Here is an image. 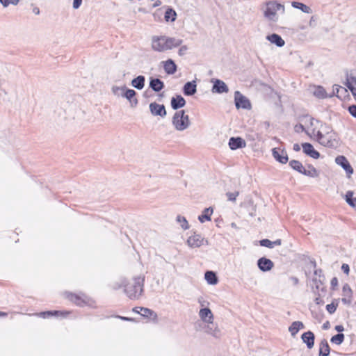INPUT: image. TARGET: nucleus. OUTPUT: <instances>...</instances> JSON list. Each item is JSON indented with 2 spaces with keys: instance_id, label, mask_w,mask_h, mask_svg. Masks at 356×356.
<instances>
[{
  "instance_id": "72a5a7b5",
  "label": "nucleus",
  "mask_w": 356,
  "mask_h": 356,
  "mask_svg": "<svg viewBox=\"0 0 356 356\" xmlns=\"http://www.w3.org/2000/svg\"><path fill=\"white\" fill-rule=\"evenodd\" d=\"M313 94L315 97L320 98V99H324L327 97V92L323 87L318 86L314 88V90L313 91Z\"/></svg>"
},
{
  "instance_id": "f8f14e48",
  "label": "nucleus",
  "mask_w": 356,
  "mask_h": 356,
  "mask_svg": "<svg viewBox=\"0 0 356 356\" xmlns=\"http://www.w3.org/2000/svg\"><path fill=\"white\" fill-rule=\"evenodd\" d=\"M149 110L153 115H159L162 118L166 115V111L163 104L152 102L149 104Z\"/></svg>"
},
{
  "instance_id": "49530a36",
  "label": "nucleus",
  "mask_w": 356,
  "mask_h": 356,
  "mask_svg": "<svg viewBox=\"0 0 356 356\" xmlns=\"http://www.w3.org/2000/svg\"><path fill=\"white\" fill-rule=\"evenodd\" d=\"M239 195V193L238 191L231 193L228 192L227 193L226 195L229 201L234 202L236 200V197Z\"/></svg>"
},
{
  "instance_id": "a878e982",
  "label": "nucleus",
  "mask_w": 356,
  "mask_h": 356,
  "mask_svg": "<svg viewBox=\"0 0 356 356\" xmlns=\"http://www.w3.org/2000/svg\"><path fill=\"white\" fill-rule=\"evenodd\" d=\"M196 92V84L195 81L187 82L184 86V93L186 95H193Z\"/></svg>"
},
{
  "instance_id": "f704fd0d",
  "label": "nucleus",
  "mask_w": 356,
  "mask_h": 356,
  "mask_svg": "<svg viewBox=\"0 0 356 356\" xmlns=\"http://www.w3.org/2000/svg\"><path fill=\"white\" fill-rule=\"evenodd\" d=\"M131 84L137 89H142L145 85V77L143 76H138L132 80Z\"/></svg>"
},
{
  "instance_id": "6e6d98bb",
  "label": "nucleus",
  "mask_w": 356,
  "mask_h": 356,
  "mask_svg": "<svg viewBox=\"0 0 356 356\" xmlns=\"http://www.w3.org/2000/svg\"><path fill=\"white\" fill-rule=\"evenodd\" d=\"M291 280L292 282H293L294 284H298V279L297 277H292L291 278Z\"/></svg>"
},
{
  "instance_id": "6ab92c4d",
  "label": "nucleus",
  "mask_w": 356,
  "mask_h": 356,
  "mask_svg": "<svg viewBox=\"0 0 356 356\" xmlns=\"http://www.w3.org/2000/svg\"><path fill=\"white\" fill-rule=\"evenodd\" d=\"M273 262L269 259L262 257L258 260V266L262 271H268L273 268Z\"/></svg>"
},
{
  "instance_id": "9d476101",
  "label": "nucleus",
  "mask_w": 356,
  "mask_h": 356,
  "mask_svg": "<svg viewBox=\"0 0 356 356\" xmlns=\"http://www.w3.org/2000/svg\"><path fill=\"white\" fill-rule=\"evenodd\" d=\"M72 313L71 311H58V310H54V311H47V312H42L38 314V316L42 317L43 318H48L52 316L56 317H60V318H67L70 314Z\"/></svg>"
},
{
  "instance_id": "f3484780",
  "label": "nucleus",
  "mask_w": 356,
  "mask_h": 356,
  "mask_svg": "<svg viewBox=\"0 0 356 356\" xmlns=\"http://www.w3.org/2000/svg\"><path fill=\"white\" fill-rule=\"evenodd\" d=\"M273 155L277 161L282 163H286L288 161V156L286 152L281 149H273Z\"/></svg>"
},
{
  "instance_id": "ea45409f",
  "label": "nucleus",
  "mask_w": 356,
  "mask_h": 356,
  "mask_svg": "<svg viewBox=\"0 0 356 356\" xmlns=\"http://www.w3.org/2000/svg\"><path fill=\"white\" fill-rule=\"evenodd\" d=\"M344 340L343 334L339 333L331 338V342L337 345L341 344Z\"/></svg>"
},
{
  "instance_id": "603ef678",
  "label": "nucleus",
  "mask_w": 356,
  "mask_h": 356,
  "mask_svg": "<svg viewBox=\"0 0 356 356\" xmlns=\"http://www.w3.org/2000/svg\"><path fill=\"white\" fill-rule=\"evenodd\" d=\"M81 3H82V0H74L73 8L74 9L79 8V6H81Z\"/></svg>"
},
{
  "instance_id": "f03ea898",
  "label": "nucleus",
  "mask_w": 356,
  "mask_h": 356,
  "mask_svg": "<svg viewBox=\"0 0 356 356\" xmlns=\"http://www.w3.org/2000/svg\"><path fill=\"white\" fill-rule=\"evenodd\" d=\"M145 277L143 275L133 277L129 280H123L118 288H123V291L131 300L139 299L144 291Z\"/></svg>"
},
{
  "instance_id": "423d86ee",
  "label": "nucleus",
  "mask_w": 356,
  "mask_h": 356,
  "mask_svg": "<svg viewBox=\"0 0 356 356\" xmlns=\"http://www.w3.org/2000/svg\"><path fill=\"white\" fill-rule=\"evenodd\" d=\"M172 124L177 130L186 129L190 124L188 115L185 114L184 111L176 112L172 118Z\"/></svg>"
},
{
  "instance_id": "a211bd4d",
  "label": "nucleus",
  "mask_w": 356,
  "mask_h": 356,
  "mask_svg": "<svg viewBox=\"0 0 356 356\" xmlns=\"http://www.w3.org/2000/svg\"><path fill=\"white\" fill-rule=\"evenodd\" d=\"M302 340L307 344L309 349H311L314 346V334L311 331H307L302 334Z\"/></svg>"
},
{
  "instance_id": "4be33fe9",
  "label": "nucleus",
  "mask_w": 356,
  "mask_h": 356,
  "mask_svg": "<svg viewBox=\"0 0 356 356\" xmlns=\"http://www.w3.org/2000/svg\"><path fill=\"white\" fill-rule=\"evenodd\" d=\"M140 314L149 319L156 321L157 319V314L152 310L146 307H140Z\"/></svg>"
},
{
  "instance_id": "9b49d317",
  "label": "nucleus",
  "mask_w": 356,
  "mask_h": 356,
  "mask_svg": "<svg viewBox=\"0 0 356 356\" xmlns=\"http://www.w3.org/2000/svg\"><path fill=\"white\" fill-rule=\"evenodd\" d=\"M301 147L302 148V152L307 156H309V157L314 159H318L320 158V153L315 149L314 147L311 143H302Z\"/></svg>"
},
{
  "instance_id": "ddd939ff",
  "label": "nucleus",
  "mask_w": 356,
  "mask_h": 356,
  "mask_svg": "<svg viewBox=\"0 0 356 356\" xmlns=\"http://www.w3.org/2000/svg\"><path fill=\"white\" fill-rule=\"evenodd\" d=\"M344 84L351 91L356 99V76L353 74H347Z\"/></svg>"
},
{
  "instance_id": "0eeeda50",
  "label": "nucleus",
  "mask_w": 356,
  "mask_h": 356,
  "mask_svg": "<svg viewBox=\"0 0 356 356\" xmlns=\"http://www.w3.org/2000/svg\"><path fill=\"white\" fill-rule=\"evenodd\" d=\"M278 10H282V12L284 13V5L279 3L275 1H269L266 3L264 16L270 19H273Z\"/></svg>"
},
{
  "instance_id": "37998d69",
  "label": "nucleus",
  "mask_w": 356,
  "mask_h": 356,
  "mask_svg": "<svg viewBox=\"0 0 356 356\" xmlns=\"http://www.w3.org/2000/svg\"><path fill=\"white\" fill-rule=\"evenodd\" d=\"M136 93L134 90L127 89L124 92V97L129 101H131V99L136 96Z\"/></svg>"
},
{
  "instance_id": "2eb2a0df",
  "label": "nucleus",
  "mask_w": 356,
  "mask_h": 356,
  "mask_svg": "<svg viewBox=\"0 0 356 356\" xmlns=\"http://www.w3.org/2000/svg\"><path fill=\"white\" fill-rule=\"evenodd\" d=\"M335 162L341 165L348 173L352 174L353 172V168L344 156H338L335 159Z\"/></svg>"
},
{
  "instance_id": "473e14b6",
  "label": "nucleus",
  "mask_w": 356,
  "mask_h": 356,
  "mask_svg": "<svg viewBox=\"0 0 356 356\" xmlns=\"http://www.w3.org/2000/svg\"><path fill=\"white\" fill-rule=\"evenodd\" d=\"M177 18V13L175 10L172 8H167L164 19L166 22H174Z\"/></svg>"
},
{
  "instance_id": "680f3d73",
  "label": "nucleus",
  "mask_w": 356,
  "mask_h": 356,
  "mask_svg": "<svg viewBox=\"0 0 356 356\" xmlns=\"http://www.w3.org/2000/svg\"><path fill=\"white\" fill-rule=\"evenodd\" d=\"M34 12H35V13L38 14V13H39V9H38V8H37V9L34 10Z\"/></svg>"
},
{
  "instance_id": "dca6fc26",
  "label": "nucleus",
  "mask_w": 356,
  "mask_h": 356,
  "mask_svg": "<svg viewBox=\"0 0 356 356\" xmlns=\"http://www.w3.org/2000/svg\"><path fill=\"white\" fill-rule=\"evenodd\" d=\"M199 316L200 318L207 323H213V315L209 308H203L200 310Z\"/></svg>"
},
{
  "instance_id": "f257e3e1",
  "label": "nucleus",
  "mask_w": 356,
  "mask_h": 356,
  "mask_svg": "<svg viewBox=\"0 0 356 356\" xmlns=\"http://www.w3.org/2000/svg\"><path fill=\"white\" fill-rule=\"evenodd\" d=\"M306 134L321 145L327 148H336L341 143L338 134L330 124L314 118L309 120Z\"/></svg>"
},
{
  "instance_id": "4468645a",
  "label": "nucleus",
  "mask_w": 356,
  "mask_h": 356,
  "mask_svg": "<svg viewBox=\"0 0 356 356\" xmlns=\"http://www.w3.org/2000/svg\"><path fill=\"white\" fill-rule=\"evenodd\" d=\"M229 148L232 150H235L238 148H243L246 146L245 141L240 137H232L229 140Z\"/></svg>"
},
{
  "instance_id": "c85d7f7f",
  "label": "nucleus",
  "mask_w": 356,
  "mask_h": 356,
  "mask_svg": "<svg viewBox=\"0 0 356 356\" xmlns=\"http://www.w3.org/2000/svg\"><path fill=\"white\" fill-rule=\"evenodd\" d=\"M302 174L311 177H317L319 175L318 170L312 165H309L307 168H304Z\"/></svg>"
},
{
  "instance_id": "c03bdc74",
  "label": "nucleus",
  "mask_w": 356,
  "mask_h": 356,
  "mask_svg": "<svg viewBox=\"0 0 356 356\" xmlns=\"http://www.w3.org/2000/svg\"><path fill=\"white\" fill-rule=\"evenodd\" d=\"M177 220L181 223V225L184 229H187L189 228L188 221L184 217L178 216Z\"/></svg>"
},
{
  "instance_id": "e433bc0d",
  "label": "nucleus",
  "mask_w": 356,
  "mask_h": 356,
  "mask_svg": "<svg viewBox=\"0 0 356 356\" xmlns=\"http://www.w3.org/2000/svg\"><path fill=\"white\" fill-rule=\"evenodd\" d=\"M205 280L210 284H216L218 282V279L216 274L212 271H207L204 275Z\"/></svg>"
},
{
  "instance_id": "5fc2aeb1",
  "label": "nucleus",
  "mask_w": 356,
  "mask_h": 356,
  "mask_svg": "<svg viewBox=\"0 0 356 356\" xmlns=\"http://www.w3.org/2000/svg\"><path fill=\"white\" fill-rule=\"evenodd\" d=\"M335 330L338 332H342L343 331L344 328L342 325H337L335 327Z\"/></svg>"
},
{
  "instance_id": "e2e57ef3",
  "label": "nucleus",
  "mask_w": 356,
  "mask_h": 356,
  "mask_svg": "<svg viewBox=\"0 0 356 356\" xmlns=\"http://www.w3.org/2000/svg\"><path fill=\"white\" fill-rule=\"evenodd\" d=\"M134 101L135 104H136V103H137V99H134Z\"/></svg>"
},
{
  "instance_id": "b1692460",
  "label": "nucleus",
  "mask_w": 356,
  "mask_h": 356,
  "mask_svg": "<svg viewBox=\"0 0 356 356\" xmlns=\"http://www.w3.org/2000/svg\"><path fill=\"white\" fill-rule=\"evenodd\" d=\"M267 40L271 43L275 44L277 47H283L285 44L284 40L276 33L268 35Z\"/></svg>"
},
{
  "instance_id": "7c9ffc66",
  "label": "nucleus",
  "mask_w": 356,
  "mask_h": 356,
  "mask_svg": "<svg viewBox=\"0 0 356 356\" xmlns=\"http://www.w3.org/2000/svg\"><path fill=\"white\" fill-rule=\"evenodd\" d=\"M212 213H213L212 209L206 208L203 211L202 214L198 217V219L201 222H204L205 221H209V220H211V216L212 215Z\"/></svg>"
},
{
  "instance_id": "bb28decb",
  "label": "nucleus",
  "mask_w": 356,
  "mask_h": 356,
  "mask_svg": "<svg viewBox=\"0 0 356 356\" xmlns=\"http://www.w3.org/2000/svg\"><path fill=\"white\" fill-rule=\"evenodd\" d=\"M330 350L327 341L325 339L321 341L319 346V356H327L330 354Z\"/></svg>"
},
{
  "instance_id": "aec40b11",
  "label": "nucleus",
  "mask_w": 356,
  "mask_h": 356,
  "mask_svg": "<svg viewBox=\"0 0 356 356\" xmlns=\"http://www.w3.org/2000/svg\"><path fill=\"white\" fill-rule=\"evenodd\" d=\"M334 92L338 98L342 100L346 99V97H349L348 90L346 88L342 87L339 85L334 86Z\"/></svg>"
},
{
  "instance_id": "4c0bfd02",
  "label": "nucleus",
  "mask_w": 356,
  "mask_h": 356,
  "mask_svg": "<svg viewBox=\"0 0 356 356\" xmlns=\"http://www.w3.org/2000/svg\"><path fill=\"white\" fill-rule=\"evenodd\" d=\"M290 166L295 170L298 171L300 173H302L305 167L302 165V163L297 160H291L289 162Z\"/></svg>"
},
{
  "instance_id": "412c9836",
  "label": "nucleus",
  "mask_w": 356,
  "mask_h": 356,
  "mask_svg": "<svg viewBox=\"0 0 356 356\" xmlns=\"http://www.w3.org/2000/svg\"><path fill=\"white\" fill-rule=\"evenodd\" d=\"M163 66L165 72L168 74H173L177 71V65L172 59H168L163 62Z\"/></svg>"
},
{
  "instance_id": "2f4dec72",
  "label": "nucleus",
  "mask_w": 356,
  "mask_h": 356,
  "mask_svg": "<svg viewBox=\"0 0 356 356\" xmlns=\"http://www.w3.org/2000/svg\"><path fill=\"white\" fill-rule=\"evenodd\" d=\"M346 202L353 208L356 207V197H354V193L351 191L346 192L345 195Z\"/></svg>"
},
{
  "instance_id": "1a4fd4ad",
  "label": "nucleus",
  "mask_w": 356,
  "mask_h": 356,
  "mask_svg": "<svg viewBox=\"0 0 356 356\" xmlns=\"http://www.w3.org/2000/svg\"><path fill=\"white\" fill-rule=\"evenodd\" d=\"M234 102L236 107L238 108H243L250 110L252 108L250 100L243 95L239 91L234 92Z\"/></svg>"
},
{
  "instance_id": "58836bf2",
  "label": "nucleus",
  "mask_w": 356,
  "mask_h": 356,
  "mask_svg": "<svg viewBox=\"0 0 356 356\" xmlns=\"http://www.w3.org/2000/svg\"><path fill=\"white\" fill-rule=\"evenodd\" d=\"M259 243L261 246L272 248L273 247V245H280L281 244V241L277 240V241L273 242L268 239H263V240H261L259 241Z\"/></svg>"
},
{
  "instance_id": "7ed1b4c3",
  "label": "nucleus",
  "mask_w": 356,
  "mask_h": 356,
  "mask_svg": "<svg viewBox=\"0 0 356 356\" xmlns=\"http://www.w3.org/2000/svg\"><path fill=\"white\" fill-rule=\"evenodd\" d=\"M181 40L165 35H156L152 38V49L155 51L163 52L179 47Z\"/></svg>"
},
{
  "instance_id": "39448f33",
  "label": "nucleus",
  "mask_w": 356,
  "mask_h": 356,
  "mask_svg": "<svg viewBox=\"0 0 356 356\" xmlns=\"http://www.w3.org/2000/svg\"><path fill=\"white\" fill-rule=\"evenodd\" d=\"M315 277L312 279L313 282L316 285V289H313V292L314 294V301L316 305H322L323 304V300L318 293V289L321 285L323 284L324 280V276L323 275V272L321 269H316L314 270Z\"/></svg>"
},
{
  "instance_id": "a18cd8bd",
  "label": "nucleus",
  "mask_w": 356,
  "mask_h": 356,
  "mask_svg": "<svg viewBox=\"0 0 356 356\" xmlns=\"http://www.w3.org/2000/svg\"><path fill=\"white\" fill-rule=\"evenodd\" d=\"M19 0H0V3L5 7L10 4L17 5Z\"/></svg>"
},
{
  "instance_id": "052dcab7",
  "label": "nucleus",
  "mask_w": 356,
  "mask_h": 356,
  "mask_svg": "<svg viewBox=\"0 0 356 356\" xmlns=\"http://www.w3.org/2000/svg\"><path fill=\"white\" fill-rule=\"evenodd\" d=\"M312 264H313L314 267V268H316V261H312Z\"/></svg>"
},
{
  "instance_id": "20e7f679",
  "label": "nucleus",
  "mask_w": 356,
  "mask_h": 356,
  "mask_svg": "<svg viewBox=\"0 0 356 356\" xmlns=\"http://www.w3.org/2000/svg\"><path fill=\"white\" fill-rule=\"evenodd\" d=\"M64 298L79 307L91 306L95 303L92 298L83 293H75L70 291L63 293Z\"/></svg>"
},
{
  "instance_id": "393cba45",
  "label": "nucleus",
  "mask_w": 356,
  "mask_h": 356,
  "mask_svg": "<svg viewBox=\"0 0 356 356\" xmlns=\"http://www.w3.org/2000/svg\"><path fill=\"white\" fill-rule=\"evenodd\" d=\"M213 90L216 92L222 93L227 92L228 88L226 84L222 81L216 80L214 83Z\"/></svg>"
},
{
  "instance_id": "6e6552de",
  "label": "nucleus",
  "mask_w": 356,
  "mask_h": 356,
  "mask_svg": "<svg viewBox=\"0 0 356 356\" xmlns=\"http://www.w3.org/2000/svg\"><path fill=\"white\" fill-rule=\"evenodd\" d=\"M186 243L191 248H197L207 245L208 241L201 234L193 233L188 238Z\"/></svg>"
},
{
  "instance_id": "de8ad7c7",
  "label": "nucleus",
  "mask_w": 356,
  "mask_h": 356,
  "mask_svg": "<svg viewBox=\"0 0 356 356\" xmlns=\"http://www.w3.org/2000/svg\"><path fill=\"white\" fill-rule=\"evenodd\" d=\"M339 284L338 279L337 277H334L331 280L330 282V288L332 290L334 291L337 289Z\"/></svg>"
},
{
  "instance_id": "c9c22d12",
  "label": "nucleus",
  "mask_w": 356,
  "mask_h": 356,
  "mask_svg": "<svg viewBox=\"0 0 356 356\" xmlns=\"http://www.w3.org/2000/svg\"><path fill=\"white\" fill-rule=\"evenodd\" d=\"M291 6L295 8L301 10L302 12H304L305 13H312L311 8L302 3L293 1L291 3Z\"/></svg>"
},
{
  "instance_id": "4d7b16f0",
  "label": "nucleus",
  "mask_w": 356,
  "mask_h": 356,
  "mask_svg": "<svg viewBox=\"0 0 356 356\" xmlns=\"http://www.w3.org/2000/svg\"><path fill=\"white\" fill-rule=\"evenodd\" d=\"M140 307H136L133 309V312L137 314H140Z\"/></svg>"
},
{
  "instance_id": "3c124183",
  "label": "nucleus",
  "mask_w": 356,
  "mask_h": 356,
  "mask_svg": "<svg viewBox=\"0 0 356 356\" xmlns=\"http://www.w3.org/2000/svg\"><path fill=\"white\" fill-rule=\"evenodd\" d=\"M341 269L343 271V273H346V275L349 274L350 268H349V266L348 264H343L342 266H341Z\"/></svg>"
},
{
  "instance_id": "5701e85b",
  "label": "nucleus",
  "mask_w": 356,
  "mask_h": 356,
  "mask_svg": "<svg viewBox=\"0 0 356 356\" xmlns=\"http://www.w3.org/2000/svg\"><path fill=\"white\" fill-rule=\"evenodd\" d=\"M186 104V101L181 95H177L172 97L171 100V106L173 109H178L183 107Z\"/></svg>"
},
{
  "instance_id": "13d9d810",
  "label": "nucleus",
  "mask_w": 356,
  "mask_h": 356,
  "mask_svg": "<svg viewBox=\"0 0 356 356\" xmlns=\"http://www.w3.org/2000/svg\"><path fill=\"white\" fill-rule=\"evenodd\" d=\"M7 316V313L3 312H0V316Z\"/></svg>"
},
{
  "instance_id": "cd10ccee",
  "label": "nucleus",
  "mask_w": 356,
  "mask_h": 356,
  "mask_svg": "<svg viewBox=\"0 0 356 356\" xmlns=\"http://www.w3.org/2000/svg\"><path fill=\"white\" fill-rule=\"evenodd\" d=\"M149 86L152 88V90L156 92L161 91L164 87L163 82L159 79H152L150 81Z\"/></svg>"
},
{
  "instance_id": "bf43d9fd",
  "label": "nucleus",
  "mask_w": 356,
  "mask_h": 356,
  "mask_svg": "<svg viewBox=\"0 0 356 356\" xmlns=\"http://www.w3.org/2000/svg\"><path fill=\"white\" fill-rule=\"evenodd\" d=\"M120 318L121 319H122V320H124V321H131V318H127V317H122V316H121V317H120Z\"/></svg>"
},
{
  "instance_id": "c756f323",
  "label": "nucleus",
  "mask_w": 356,
  "mask_h": 356,
  "mask_svg": "<svg viewBox=\"0 0 356 356\" xmlns=\"http://www.w3.org/2000/svg\"><path fill=\"white\" fill-rule=\"evenodd\" d=\"M304 327V325L300 321H294L292 323L289 330L291 335L295 336L300 329Z\"/></svg>"
},
{
  "instance_id": "09e8293b",
  "label": "nucleus",
  "mask_w": 356,
  "mask_h": 356,
  "mask_svg": "<svg viewBox=\"0 0 356 356\" xmlns=\"http://www.w3.org/2000/svg\"><path fill=\"white\" fill-rule=\"evenodd\" d=\"M295 130L297 132L302 131L306 134L307 127H305V126H303L302 124H299L295 126Z\"/></svg>"
},
{
  "instance_id": "a19ab883",
  "label": "nucleus",
  "mask_w": 356,
  "mask_h": 356,
  "mask_svg": "<svg viewBox=\"0 0 356 356\" xmlns=\"http://www.w3.org/2000/svg\"><path fill=\"white\" fill-rule=\"evenodd\" d=\"M352 293L353 292L350 286L348 284H344L343 286V295L350 298L352 296Z\"/></svg>"
},
{
  "instance_id": "79ce46f5",
  "label": "nucleus",
  "mask_w": 356,
  "mask_h": 356,
  "mask_svg": "<svg viewBox=\"0 0 356 356\" xmlns=\"http://www.w3.org/2000/svg\"><path fill=\"white\" fill-rule=\"evenodd\" d=\"M337 307H338V303L332 302V303L326 305V309L330 314H332L335 312Z\"/></svg>"
},
{
  "instance_id": "8fccbe9b",
  "label": "nucleus",
  "mask_w": 356,
  "mask_h": 356,
  "mask_svg": "<svg viewBox=\"0 0 356 356\" xmlns=\"http://www.w3.org/2000/svg\"><path fill=\"white\" fill-rule=\"evenodd\" d=\"M348 111L353 116L356 118V105L350 106L348 108Z\"/></svg>"
},
{
  "instance_id": "864d4df0",
  "label": "nucleus",
  "mask_w": 356,
  "mask_h": 356,
  "mask_svg": "<svg viewBox=\"0 0 356 356\" xmlns=\"http://www.w3.org/2000/svg\"><path fill=\"white\" fill-rule=\"evenodd\" d=\"M293 149L295 152H299L300 150V146L298 143H296L293 145Z\"/></svg>"
}]
</instances>
